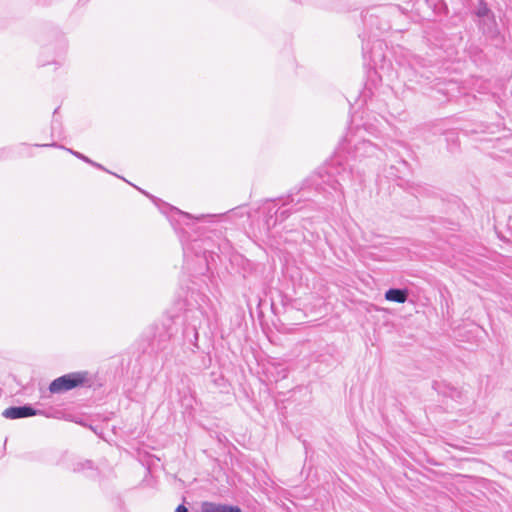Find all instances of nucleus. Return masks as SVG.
Instances as JSON below:
<instances>
[{
	"label": "nucleus",
	"mask_w": 512,
	"mask_h": 512,
	"mask_svg": "<svg viewBox=\"0 0 512 512\" xmlns=\"http://www.w3.org/2000/svg\"><path fill=\"white\" fill-rule=\"evenodd\" d=\"M353 179L352 165L340 154L336 155L323 170L306 179L299 189H292L281 207L277 206L279 209L278 222L287 219L292 212L301 210L302 206H299L301 202L310 200L308 196H305L307 189L314 187L316 191L328 194H331L332 191L339 192L343 197V186L352 184Z\"/></svg>",
	"instance_id": "1"
},
{
	"label": "nucleus",
	"mask_w": 512,
	"mask_h": 512,
	"mask_svg": "<svg viewBox=\"0 0 512 512\" xmlns=\"http://www.w3.org/2000/svg\"><path fill=\"white\" fill-rule=\"evenodd\" d=\"M92 383L93 381L88 371L71 372L54 379L49 385V391L53 394H59L78 387L90 388Z\"/></svg>",
	"instance_id": "2"
},
{
	"label": "nucleus",
	"mask_w": 512,
	"mask_h": 512,
	"mask_svg": "<svg viewBox=\"0 0 512 512\" xmlns=\"http://www.w3.org/2000/svg\"><path fill=\"white\" fill-rule=\"evenodd\" d=\"M346 146L343 147V150H346L350 157L355 160H362L364 158H372L376 157L381 159V156L384 155V151L378 147V145L372 143L370 140L361 138L354 139V136L348 134L345 137Z\"/></svg>",
	"instance_id": "3"
},
{
	"label": "nucleus",
	"mask_w": 512,
	"mask_h": 512,
	"mask_svg": "<svg viewBox=\"0 0 512 512\" xmlns=\"http://www.w3.org/2000/svg\"><path fill=\"white\" fill-rule=\"evenodd\" d=\"M416 9L423 18L429 19L433 15L447 13L445 0H416Z\"/></svg>",
	"instance_id": "4"
},
{
	"label": "nucleus",
	"mask_w": 512,
	"mask_h": 512,
	"mask_svg": "<svg viewBox=\"0 0 512 512\" xmlns=\"http://www.w3.org/2000/svg\"><path fill=\"white\" fill-rule=\"evenodd\" d=\"M209 242L207 239H193L188 244H183L184 255L193 252L197 258L203 260L209 268L208 258L212 257L213 252L208 249Z\"/></svg>",
	"instance_id": "5"
},
{
	"label": "nucleus",
	"mask_w": 512,
	"mask_h": 512,
	"mask_svg": "<svg viewBox=\"0 0 512 512\" xmlns=\"http://www.w3.org/2000/svg\"><path fill=\"white\" fill-rule=\"evenodd\" d=\"M202 315V312L199 310L189 311L187 317H190L193 322L185 325L183 329V338L185 342H189L195 348H199L198 346V330L195 323V320L199 319V316Z\"/></svg>",
	"instance_id": "6"
},
{
	"label": "nucleus",
	"mask_w": 512,
	"mask_h": 512,
	"mask_svg": "<svg viewBox=\"0 0 512 512\" xmlns=\"http://www.w3.org/2000/svg\"><path fill=\"white\" fill-rule=\"evenodd\" d=\"M42 414V411L33 408L30 404L23 406H11L2 412L7 419H20Z\"/></svg>",
	"instance_id": "7"
},
{
	"label": "nucleus",
	"mask_w": 512,
	"mask_h": 512,
	"mask_svg": "<svg viewBox=\"0 0 512 512\" xmlns=\"http://www.w3.org/2000/svg\"><path fill=\"white\" fill-rule=\"evenodd\" d=\"M384 42L376 39L372 42V46H370V40L364 41L362 43V52L364 57H369V59L373 62H377L384 58L383 54Z\"/></svg>",
	"instance_id": "8"
},
{
	"label": "nucleus",
	"mask_w": 512,
	"mask_h": 512,
	"mask_svg": "<svg viewBox=\"0 0 512 512\" xmlns=\"http://www.w3.org/2000/svg\"><path fill=\"white\" fill-rule=\"evenodd\" d=\"M278 203L275 200H267L263 205L258 208V211L261 210L263 214H265V224L268 229L274 227L278 223V212L277 209Z\"/></svg>",
	"instance_id": "9"
},
{
	"label": "nucleus",
	"mask_w": 512,
	"mask_h": 512,
	"mask_svg": "<svg viewBox=\"0 0 512 512\" xmlns=\"http://www.w3.org/2000/svg\"><path fill=\"white\" fill-rule=\"evenodd\" d=\"M201 512H242V511L236 505L204 501L201 504Z\"/></svg>",
	"instance_id": "10"
},
{
	"label": "nucleus",
	"mask_w": 512,
	"mask_h": 512,
	"mask_svg": "<svg viewBox=\"0 0 512 512\" xmlns=\"http://www.w3.org/2000/svg\"><path fill=\"white\" fill-rule=\"evenodd\" d=\"M172 337V332L169 329L163 327L162 331H160L152 340V347L156 349V351H162L166 349L167 343L170 341Z\"/></svg>",
	"instance_id": "11"
},
{
	"label": "nucleus",
	"mask_w": 512,
	"mask_h": 512,
	"mask_svg": "<svg viewBox=\"0 0 512 512\" xmlns=\"http://www.w3.org/2000/svg\"><path fill=\"white\" fill-rule=\"evenodd\" d=\"M35 146L37 147H50V146H53V147H60V148H63L65 149L66 151H68L69 153H71L72 155H74L75 157H77L78 159L90 164L91 166L97 168V169H100V170H103V171H106L108 173H111L110 171H108L106 168H104L101 164L99 163H96L94 162L93 160H91L90 158H88L87 156H85L84 154L78 152V151H74L72 149H69V148H65L63 146H58L57 144L53 143V144H36Z\"/></svg>",
	"instance_id": "12"
},
{
	"label": "nucleus",
	"mask_w": 512,
	"mask_h": 512,
	"mask_svg": "<svg viewBox=\"0 0 512 512\" xmlns=\"http://www.w3.org/2000/svg\"><path fill=\"white\" fill-rule=\"evenodd\" d=\"M432 388L439 394H442L451 398H459L461 396V392L458 391L455 387L445 383L434 381L432 384Z\"/></svg>",
	"instance_id": "13"
},
{
	"label": "nucleus",
	"mask_w": 512,
	"mask_h": 512,
	"mask_svg": "<svg viewBox=\"0 0 512 512\" xmlns=\"http://www.w3.org/2000/svg\"><path fill=\"white\" fill-rule=\"evenodd\" d=\"M408 295V290L405 288H390L385 292V299L391 302L405 303L408 299Z\"/></svg>",
	"instance_id": "14"
},
{
	"label": "nucleus",
	"mask_w": 512,
	"mask_h": 512,
	"mask_svg": "<svg viewBox=\"0 0 512 512\" xmlns=\"http://www.w3.org/2000/svg\"><path fill=\"white\" fill-rule=\"evenodd\" d=\"M479 25L483 33L490 37H495L498 33L497 24L493 16L485 18V22H483V19L480 20Z\"/></svg>",
	"instance_id": "15"
},
{
	"label": "nucleus",
	"mask_w": 512,
	"mask_h": 512,
	"mask_svg": "<svg viewBox=\"0 0 512 512\" xmlns=\"http://www.w3.org/2000/svg\"><path fill=\"white\" fill-rule=\"evenodd\" d=\"M170 211L169 220L171 223L177 222L179 224L184 223L188 225L189 223L187 221L192 219V216L189 213L183 212L175 207H170Z\"/></svg>",
	"instance_id": "16"
},
{
	"label": "nucleus",
	"mask_w": 512,
	"mask_h": 512,
	"mask_svg": "<svg viewBox=\"0 0 512 512\" xmlns=\"http://www.w3.org/2000/svg\"><path fill=\"white\" fill-rule=\"evenodd\" d=\"M72 471L78 473L89 471V476H93L96 474L97 469L91 460H81L73 464Z\"/></svg>",
	"instance_id": "17"
},
{
	"label": "nucleus",
	"mask_w": 512,
	"mask_h": 512,
	"mask_svg": "<svg viewBox=\"0 0 512 512\" xmlns=\"http://www.w3.org/2000/svg\"><path fill=\"white\" fill-rule=\"evenodd\" d=\"M210 380L213 385L220 390V392H228L229 383L221 373L212 372Z\"/></svg>",
	"instance_id": "18"
},
{
	"label": "nucleus",
	"mask_w": 512,
	"mask_h": 512,
	"mask_svg": "<svg viewBox=\"0 0 512 512\" xmlns=\"http://www.w3.org/2000/svg\"><path fill=\"white\" fill-rule=\"evenodd\" d=\"M262 367H263V373L266 376V379H260L262 382L268 383V382H273V381L277 382L278 381V378L274 377L273 372H272V370H276L277 367H275L273 365L266 367L264 364H262Z\"/></svg>",
	"instance_id": "19"
},
{
	"label": "nucleus",
	"mask_w": 512,
	"mask_h": 512,
	"mask_svg": "<svg viewBox=\"0 0 512 512\" xmlns=\"http://www.w3.org/2000/svg\"><path fill=\"white\" fill-rule=\"evenodd\" d=\"M234 214L239 215L240 217L246 216V221L250 223V226L253 225V221L251 220V213L247 209V207H238L235 210H233Z\"/></svg>",
	"instance_id": "20"
},
{
	"label": "nucleus",
	"mask_w": 512,
	"mask_h": 512,
	"mask_svg": "<svg viewBox=\"0 0 512 512\" xmlns=\"http://www.w3.org/2000/svg\"><path fill=\"white\" fill-rule=\"evenodd\" d=\"M476 15L480 18V20L483 19V22H485V18L492 17L491 11L486 5L480 6L476 12Z\"/></svg>",
	"instance_id": "21"
},
{
	"label": "nucleus",
	"mask_w": 512,
	"mask_h": 512,
	"mask_svg": "<svg viewBox=\"0 0 512 512\" xmlns=\"http://www.w3.org/2000/svg\"><path fill=\"white\" fill-rule=\"evenodd\" d=\"M363 21H364V23L366 25H369V26L372 27V26L377 24L376 23L377 22V17L374 16L373 14H370V15L366 14V15L363 16Z\"/></svg>",
	"instance_id": "22"
},
{
	"label": "nucleus",
	"mask_w": 512,
	"mask_h": 512,
	"mask_svg": "<svg viewBox=\"0 0 512 512\" xmlns=\"http://www.w3.org/2000/svg\"><path fill=\"white\" fill-rule=\"evenodd\" d=\"M175 512H188V509L186 508V506L184 504H180L175 509Z\"/></svg>",
	"instance_id": "23"
},
{
	"label": "nucleus",
	"mask_w": 512,
	"mask_h": 512,
	"mask_svg": "<svg viewBox=\"0 0 512 512\" xmlns=\"http://www.w3.org/2000/svg\"><path fill=\"white\" fill-rule=\"evenodd\" d=\"M299 2H301V3H310V4H315V5H317V4H318V3H317V2H315L314 0H299Z\"/></svg>",
	"instance_id": "24"
},
{
	"label": "nucleus",
	"mask_w": 512,
	"mask_h": 512,
	"mask_svg": "<svg viewBox=\"0 0 512 512\" xmlns=\"http://www.w3.org/2000/svg\"><path fill=\"white\" fill-rule=\"evenodd\" d=\"M95 434L100 435V432L98 431L97 427H93L92 425L88 426Z\"/></svg>",
	"instance_id": "25"
},
{
	"label": "nucleus",
	"mask_w": 512,
	"mask_h": 512,
	"mask_svg": "<svg viewBox=\"0 0 512 512\" xmlns=\"http://www.w3.org/2000/svg\"><path fill=\"white\" fill-rule=\"evenodd\" d=\"M400 164H401L402 166H404V167H407V165H408V164H407V162H406V161H404V160L400 161Z\"/></svg>",
	"instance_id": "26"
},
{
	"label": "nucleus",
	"mask_w": 512,
	"mask_h": 512,
	"mask_svg": "<svg viewBox=\"0 0 512 512\" xmlns=\"http://www.w3.org/2000/svg\"><path fill=\"white\" fill-rule=\"evenodd\" d=\"M60 48L63 50L65 48V43L63 41H61L60 43Z\"/></svg>",
	"instance_id": "27"
},
{
	"label": "nucleus",
	"mask_w": 512,
	"mask_h": 512,
	"mask_svg": "<svg viewBox=\"0 0 512 512\" xmlns=\"http://www.w3.org/2000/svg\"><path fill=\"white\" fill-rule=\"evenodd\" d=\"M205 217H206L205 215H201V216L197 217L196 219H197V220H202V219H204Z\"/></svg>",
	"instance_id": "28"
},
{
	"label": "nucleus",
	"mask_w": 512,
	"mask_h": 512,
	"mask_svg": "<svg viewBox=\"0 0 512 512\" xmlns=\"http://www.w3.org/2000/svg\"><path fill=\"white\" fill-rule=\"evenodd\" d=\"M377 28H378L379 30H386V29H388V28H389V26H387V27H377Z\"/></svg>",
	"instance_id": "29"
},
{
	"label": "nucleus",
	"mask_w": 512,
	"mask_h": 512,
	"mask_svg": "<svg viewBox=\"0 0 512 512\" xmlns=\"http://www.w3.org/2000/svg\"><path fill=\"white\" fill-rule=\"evenodd\" d=\"M49 62L48 61H44L41 63L42 66H45L46 64H48Z\"/></svg>",
	"instance_id": "30"
},
{
	"label": "nucleus",
	"mask_w": 512,
	"mask_h": 512,
	"mask_svg": "<svg viewBox=\"0 0 512 512\" xmlns=\"http://www.w3.org/2000/svg\"><path fill=\"white\" fill-rule=\"evenodd\" d=\"M389 174H390L391 176H397V175H396V174H394L393 172H389Z\"/></svg>",
	"instance_id": "31"
}]
</instances>
